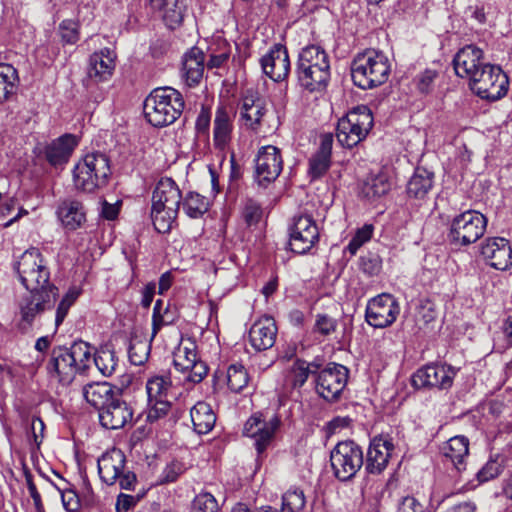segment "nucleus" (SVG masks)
I'll list each match as a JSON object with an SVG mask.
<instances>
[{
    "label": "nucleus",
    "mask_w": 512,
    "mask_h": 512,
    "mask_svg": "<svg viewBox=\"0 0 512 512\" xmlns=\"http://www.w3.org/2000/svg\"><path fill=\"white\" fill-rule=\"evenodd\" d=\"M299 85L309 92L323 90L330 79V61L326 51L319 45H308L301 49L297 61Z\"/></svg>",
    "instance_id": "nucleus-1"
},
{
    "label": "nucleus",
    "mask_w": 512,
    "mask_h": 512,
    "mask_svg": "<svg viewBox=\"0 0 512 512\" xmlns=\"http://www.w3.org/2000/svg\"><path fill=\"white\" fill-rule=\"evenodd\" d=\"M184 100L179 91L171 87L154 89L144 101V115L154 127L174 123L182 114Z\"/></svg>",
    "instance_id": "nucleus-2"
},
{
    "label": "nucleus",
    "mask_w": 512,
    "mask_h": 512,
    "mask_svg": "<svg viewBox=\"0 0 512 512\" xmlns=\"http://www.w3.org/2000/svg\"><path fill=\"white\" fill-rule=\"evenodd\" d=\"M390 72L388 57L374 49L357 54L351 64L353 83L364 90L383 85L388 80Z\"/></svg>",
    "instance_id": "nucleus-3"
},
{
    "label": "nucleus",
    "mask_w": 512,
    "mask_h": 512,
    "mask_svg": "<svg viewBox=\"0 0 512 512\" xmlns=\"http://www.w3.org/2000/svg\"><path fill=\"white\" fill-rule=\"evenodd\" d=\"M111 175L110 160L106 154H86L73 169V183L77 190L94 192L104 187Z\"/></svg>",
    "instance_id": "nucleus-4"
},
{
    "label": "nucleus",
    "mask_w": 512,
    "mask_h": 512,
    "mask_svg": "<svg viewBox=\"0 0 512 512\" xmlns=\"http://www.w3.org/2000/svg\"><path fill=\"white\" fill-rule=\"evenodd\" d=\"M16 271L22 285L28 291L57 289L50 283V272L42 254L37 248L26 250L16 264Z\"/></svg>",
    "instance_id": "nucleus-5"
},
{
    "label": "nucleus",
    "mask_w": 512,
    "mask_h": 512,
    "mask_svg": "<svg viewBox=\"0 0 512 512\" xmlns=\"http://www.w3.org/2000/svg\"><path fill=\"white\" fill-rule=\"evenodd\" d=\"M373 127V115L367 106H358L339 119L336 137L339 144L353 148L363 141Z\"/></svg>",
    "instance_id": "nucleus-6"
},
{
    "label": "nucleus",
    "mask_w": 512,
    "mask_h": 512,
    "mask_svg": "<svg viewBox=\"0 0 512 512\" xmlns=\"http://www.w3.org/2000/svg\"><path fill=\"white\" fill-rule=\"evenodd\" d=\"M486 226L487 219L483 214L467 210L451 221L448 239L455 246H468L484 235Z\"/></svg>",
    "instance_id": "nucleus-7"
},
{
    "label": "nucleus",
    "mask_w": 512,
    "mask_h": 512,
    "mask_svg": "<svg viewBox=\"0 0 512 512\" xmlns=\"http://www.w3.org/2000/svg\"><path fill=\"white\" fill-rule=\"evenodd\" d=\"M126 458L119 449H112L98 459V473L101 480L107 485L119 483L121 489L133 490L137 479L136 475L126 469Z\"/></svg>",
    "instance_id": "nucleus-8"
},
{
    "label": "nucleus",
    "mask_w": 512,
    "mask_h": 512,
    "mask_svg": "<svg viewBox=\"0 0 512 512\" xmlns=\"http://www.w3.org/2000/svg\"><path fill=\"white\" fill-rule=\"evenodd\" d=\"M173 364L184 375L183 380L192 384L200 383L209 371L207 364L199 359L197 344L191 338L181 340L173 353Z\"/></svg>",
    "instance_id": "nucleus-9"
},
{
    "label": "nucleus",
    "mask_w": 512,
    "mask_h": 512,
    "mask_svg": "<svg viewBox=\"0 0 512 512\" xmlns=\"http://www.w3.org/2000/svg\"><path fill=\"white\" fill-rule=\"evenodd\" d=\"M471 90L479 97L498 100L504 96L509 87V78L499 66L487 63L470 80Z\"/></svg>",
    "instance_id": "nucleus-10"
},
{
    "label": "nucleus",
    "mask_w": 512,
    "mask_h": 512,
    "mask_svg": "<svg viewBox=\"0 0 512 512\" xmlns=\"http://www.w3.org/2000/svg\"><path fill=\"white\" fill-rule=\"evenodd\" d=\"M330 462L335 477L347 481L363 466V451L353 441L339 442L330 453Z\"/></svg>",
    "instance_id": "nucleus-11"
},
{
    "label": "nucleus",
    "mask_w": 512,
    "mask_h": 512,
    "mask_svg": "<svg viewBox=\"0 0 512 512\" xmlns=\"http://www.w3.org/2000/svg\"><path fill=\"white\" fill-rule=\"evenodd\" d=\"M400 313V306L395 297L388 293L377 295L368 301L365 318L375 328L391 326Z\"/></svg>",
    "instance_id": "nucleus-12"
},
{
    "label": "nucleus",
    "mask_w": 512,
    "mask_h": 512,
    "mask_svg": "<svg viewBox=\"0 0 512 512\" xmlns=\"http://www.w3.org/2000/svg\"><path fill=\"white\" fill-rule=\"evenodd\" d=\"M319 231L314 219L309 215L293 218L289 228V246L291 251L304 254L318 241Z\"/></svg>",
    "instance_id": "nucleus-13"
},
{
    "label": "nucleus",
    "mask_w": 512,
    "mask_h": 512,
    "mask_svg": "<svg viewBox=\"0 0 512 512\" xmlns=\"http://www.w3.org/2000/svg\"><path fill=\"white\" fill-rule=\"evenodd\" d=\"M347 380V368L343 365L332 363L318 372L316 390L322 398L332 401L339 397L347 384Z\"/></svg>",
    "instance_id": "nucleus-14"
},
{
    "label": "nucleus",
    "mask_w": 512,
    "mask_h": 512,
    "mask_svg": "<svg viewBox=\"0 0 512 512\" xmlns=\"http://www.w3.org/2000/svg\"><path fill=\"white\" fill-rule=\"evenodd\" d=\"M280 423V418L276 414L269 419L263 418L262 414H254L246 421L243 433L255 439L256 450L261 454L270 444Z\"/></svg>",
    "instance_id": "nucleus-15"
},
{
    "label": "nucleus",
    "mask_w": 512,
    "mask_h": 512,
    "mask_svg": "<svg viewBox=\"0 0 512 512\" xmlns=\"http://www.w3.org/2000/svg\"><path fill=\"white\" fill-rule=\"evenodd\" d=\"M456 371L449 365H426L412 376V385L417 388L449 389Z\"/></svg>",
    "instance_id": "nucleus-16"
},
{
    "label": "nucleus",
    "mask_w": 512,
    "mask_h": 512,
    "mask_svg": "<svg viewBox=\"0 0 512 512\" xmlns=\"http://www.w3.org/2000/svg\"><path fill=\"white\" fill-rule=\"evenodd\" d=\"M283 169V159L279 148L273 145L259 149L255 159L256 179L259 184L275 181Z\"/></svg>",
    "instance_id": "nucleus-17"
},
{
    "label": "nucleus",
    "mask_w": 512,
    "mask_h": 512,
    "mask_svg": "<svg viewBox=\"0 0 512 512\" xmlns=\"http://www.w3.org/2000/svg\"><path fill=\"white\" fill-rule=\"evenodd\" d=\"M233 107L220 104L216 107L213 120V146L220 152H225L232 140L234 118Z\"/></svg>",
    "instance_id": "nucleus-18"
},
{
    "label": "nucleus",
    "mask_w": 512,
    "mask_h": 512,
    "mask_svg": "<svg viewBox=\"0 0 512 512\" xmlns=\"http://www.w3.org/2000/svg\"><path fill=\"white\" fill-rule=\"evenodd\" d=\"M133 411L120 395H116L99 411L100 424L110 430L123 428L132 421Z\"/></svg>",
    "instance_id": "nucleus-19"
},
{
    "label": "nucleus",
    "mask_w": 512,
    "mask_h": 512,
    "mask_svg": "<svg viewBox=\"0 0 512 512\" xmlns=\"http://www.w3.org/2000/svg\"><path fill=\"white\" fill-rule=\"evenodd\" d=\"M394 444L388 435L374 437L367 451L365 469L369 474H380L388 465Z\"/></svg>",
    "instance_id": "nucleus-20"
},
{
    "label": "nucleus",
    "mask_w": 512,
    "mask_h": 512,
    "mask_svg": "<svg viewBox=\"0 0 512 512\" xmlns=\"http://www.w3.org/2000/svg\"><path fill=\"white\" fill-rule=\"evenodd\" d=\"M77 367L69 348H53L47 369L60 383L69 385L78 373Z\"/></svg>",
    "instance_id": "nucleus-21"
},
{
    "label": "nucleus",
    "mask_w": 512,
    "mask_h": 512,
    "mask_svg": "<svg viewBox=\"0 0 512 512\" xmlns=\"http://www.w3.org/2000/svg\"><path fill=\"white\" fill-rule=\"evenodd\" d=\"M30 295L20 303L22 319L31 323L36 315L51 309L56 301L58 289H42L41 291H29Z\"/></svg>",
    "instance_id": "nucleus-22"
},
{
    "label": "nucleus",
    "mask_w": 512,
    "mask_h": 512,
    "mask_svg": "<svg viewBox=\"0 0 512 512\" xmlns=\"http://www.w3.org/2000/svg\"><path fill=\"white\" fill-rule=\"evenodd\" d=\"M483 51L475 45H466L461 48L453 59L455 73L469 81L485 66Z\"/></svg>",
    "instance_id": "nucleus-23"
},
{
    "label": "nucleus",
    "mask_w": 512,
    "mask_h": 512,
    "mask_svg": "<svg viewBox=\"0 0 512 512\" xmlns=\"http://www.w3.org/2000/svg\"><path fill=\"white\" fill-rule=\"evenodd\" d=\"M263 72L273 81L284 80L290 71V60L287 49L281 45H274L261 60Z\"/></svg>",
    "instance_id": "nucleus-24"
},
{
    "label": "nucleus",
    "mask_w": 512,
    "mask_h": 512,
    "mask_svg": "<svg viewBox=\"0 0 512 512\" xmlns=\"http://www.w3.org/2000/svg\"><path fill=\"white\" fill-rule=\"evenodd\" d=\"M481 254L495 269L504 271L512 265V246L506 238L486 239L481 246Z\"/></svg>",
    "instance_id": "nucleus-25"
},
{
    "label": "nucleus",
    "mask_w": 512,
    "mask_h": 512,
    "mask_svg": "<svg viewBox=\"0 0 512 512\" xmlns=\"http://www.w3.org/2000/svg\"><path fill=\"white\" fill-rule=\"evenodd\" d=\"M56 215L61 225L68 231L77 230L86 221V211L83 203L73 198L60 201Z\"/></svg>",
    "instance_id": "nucleus-26"
},
{
    "label": "nucleus",
    "mask_w": 512,
    "mask_h": 512,
    "mask_svg": "<svg viewBox=\"0 0 512 512\" xmlns=\"http://www.w3.org/2000/svg\"><path fill=\"white\" fill-rule=\"evenodd\" d=\"M277 326L271 317L257 320L249 330V341L257 351L270 349L276 340Z\"/></svg>",
    "instance_id": "nucleus-27"
},
{
    "label": "nucleus",
    "mask_w": 512,
    "mask_h": 512,
    "mask_svg": "<svg viewBox=\"0 0 512 512\" xmlns=\"http://www.w3.org/2000/svg\"><path fill=\"white\" fill-rule=\"evenodd\" d=\"M319 365L315 362H307L303 359H293L286 367L284 373V385L287 389H300L307 382L311 374L317 373Z\"/></svg>",
    "instance_id": "nucleus-28"
},
{
    "label": "nucleus",
    "mask_w": 512,
    "mask_h": 512,
    "mask_svg": "<svg viewBox=\"0 0 512 512\" xmlns=\"http://www.w3.org/2000/svg\"><path fill=\"white\" fill-rule=\"evenodd\" d=\"M204 63L205 56L200 48L193 47L185 53L182 62V77L188 86L199 84L205 69Z\"/></svg>",
    "instance_id": "nucleus-29"
},
{
    "label": "nucleus",
    "mask_w": 512,
    "mask_h": 512,
    "mask_svg": "<svg viewBox=\"0 0 512 512\" xmlns=\"http://www.w3.org/2000/svg\"><path fill=\"white\" fill-rule=\"evenodd\" d=\"M114 54L110 49L93 53L89 58L87 74L96 82L108 80L114 71Z\"/></svg>",
    "instance_id": "nucleus-30"
},
{
    "label": "nucleus",
    "mask_w": 512,
    "mask_h": 512,
    "mask_svg": "<svg viewBox=\"0 0 512 512\" xmlns=\"http://www.w3.org/2000/svg\"><path fill=\"white\" fill-rule=\"evenodd\" d=\"M77 145L78 141L74 135L65 134L45 147V158L53 166L62 165L68 162Z\"/></svg>",
    "instance_id": "nucleus-31"
},
{
    "label": "nucleus",
    "mask_w": 512,
    "mask_h": 512,
    "mask_svg": "<svg viewBox=\"0 0 512 512\" xmlns=\"http://www.w3.org/2000/svg\"><path fill=\"white\" fill-rule=\"evenodd\" d=\"M181 191L171 178L161 179L153 191L152 207L179 208L181 203Z\"/></svg>",
    "instance_id": "nucleus-32"
},
{
    "label": "nucleus",
    "mask_w": 512,
    "mask_h": 512,
    "mask_svg": "<svg viewBox=\"0 0 512 512\" xmlns=\"http://www.w3.org/2000/svg\"><path fill=\"white\" fill-rule=\"evenodd\" d=\"M83 397L93 407L99 411L117 394L108 382H93L84 385Z\"/></svg>",
    "instance_id": "nucleus-33"
},
{
    "label": "nucleus",
    "mask_w": 512,
    "mask_h": 512,
    "mask_svg": "<svg viewBox=\"0 0 512 512\" xmlns=\"http://www.w3.org/2000/svg\"><path fill=\"white\" fill-rule=\"evenodd\" d=\"M442 453L458 471H461L465 468V459L469 454V441L464 436L452 437L443 446Z\"/></svg>",
    "instance_id": "nucleus-34"
},
{
    "label": "nucleus",
    "mask_w": 512,
    "mask_h": 512,
    "mask_svg": "<svg viewBox=\"0 0 512 512\" xmlns=\"http://www.w3.org/2000/svg\"><path fill=\"white\" fill-rule=\"evenodd\" d=\"M190 416L194 430L198 434H207L216 423V415L212 407L206 402H197L191 408Z\"/></svg>",
    "instance_id": "nucleus-35"
},
{
    "label": "nucleus",
    "mask_w": 512,
    "mask_h": 512,
    "mask_svg": "<svg viewBox=\"0 0 512 512\" xmlns=\"http://www.w3.org/2000/svg\"><path fill=\"white\" fill-rule=\"evenodd\" d=\"M268 109L261 99L245 98L241 107V120L244 125L257 130Z\"/></svg>",
    "instance_id": "nucleus-36"
},
{
    "label": "nucleus",
    "mask_w": 512,
    "mask_h": 512,
    "mask_svg": "<svg viewBox=\"0 0 512 512\" xmlns=\"http://www.w3.org/2000/svg\"><path fill=\"white\" fill-rule=\"evenodd\" d=\"M434 174L425 168H416L407 184V193L411 197L424 198L433 186Z\"/></svg>",
    "instance_id": "nucleus-37"
},
{
    "label": "nucleus",
    "mask_w": 512,
    "mask_h": 512,
    "mask_svg": "<svg viewBox=\"0 0 512 512\" xmlns=\"http://www.w3.org/2000/svg\"><path fill=\"white\" fill-rule=\"evenodd\" d=\"M19 76L17 70L8 63H0V103L9 100L17 91Z\"/></svg>",
    "instance_id": "nucleus-38"
},
{
    "label": "nucleus",
    "mask_w": 512,
    "mask_h": 512,
    "mask_svg": "<svg viewBox=\"0 0 512 512\" xmlns=\"http://www.w3.org/2000/svg\"><path fill=\"white\" fill-rule=\"evenodd\" d=\"M93 362L103 376H111L118 365V359L112 345L100 346L94 355Z\"/></svg>",
    "instance_id": "nucleus-39"
},
{
    "label": "nucleus",
    "mask_w": 512,
    "mask_h": 512,
    "mask_svg": "<svg viewBox=\"0 0 512 512\" xmlns=\"http://www.w3.org/2000/svg\"><path fill=\"white\" fill-rule=\"evenodd\" d=\"M391 188L386 174L378 173L367 177L363 186L362 194L368 199H376L384 196Z\"/></svg>",
    "instance_id": "nucleus-40"
},
{
    "label": "nucleus",
    "mask_w": 512,
    "mask_h": 512,
    "mask_svg": "<svg viewBox=\"0 0 512 512\" xmlns=\"http://www.w3.org/2000/svg\"><path fill=\"white\" fill-rule=\"evenodd\" d=\"M179 208L166 207H152L151 218L154 228L159 233H168L176 222Z\"/></svg>",
    "instance_id": "nucleus-41"
},
{
    "label": "nucleus",
    "mask_w": 512,
    "mask_h": 512,
    "mask_svg": "<svg viewBox=\"0 0 512 512\" xmlns=\"http://www.w3.org/2000/svg\"><path fill=\"white\" fill-rule=\"evenodd\" d=\"M176 320V314L169 305L164 306L162 300H157L153 309L152 317V338L161 330L162 327L173 324Z\"/></svg>",
    "instance_id": "nucleus-42"
},
{
    "label": "nucleus",
    "mask_w": 512,
    "mask_h": 512,
    "mask_svg": "<svg viewBox=\"0 0 512 512\" xmlns=\"http://www.w3.org/2000/svg\"><path fill=\"white\" fill-rule=\"evenodd\" d=\"M163 20L168 28L175 29L183 20L185 6L180 0H165L162 6Z\"/></svg>",
    "instance_id": "nucleus-43"
},
{
    "label": "nucleus",
    "mask_w": 512,
    "mask_h": 512,
    "mask_svg": "<svg viewBox=\"0 0 512 512\" xmlns=\"http://www.w3.org/2000/svg\"><path fill=\"white\" fill-rule=\"evenodd\" d=\"M209 208L207 199L196 193L189 192L183 200V210L190 218H199L204 215Z\"/></svg>",
    "instance_id": "nucleus-44"
},
{
    "label": "nucleus",
    "mask_w": 512,
    "mask_h": 512,
    "mask_svg": "<svg viewBox=\"0 0 512 512\" xmlns=\"http://www.w3.org/2000/svg\"><path fill=\"white\" fill-rule=\"evenodd\" d=\"M249 383L246 368L240 364H231L227 369V385L232 392H241Z\"/></svg>",
    "instance_id": "nucleus-45"
},
{
    "label": "nucleus",
    "mask_w": 512,
    "mask_h": 512,
    "mask_svg": "<svg viewBox=\"0 0 512 512\" xmlns=\"http://www.w3.org/2000/svg\"><path fill=\"white\" fill-rule=\"evenodd\" d=\"M306 505V498L303 490L291 488L282 496L281 512H303Z\"/></svg>",
    "instance_id": "nucleus-46"
},
{
    "label": "nucleus",
    "mask_w": 512,
    "mask_h": 512,
    "mask_svg": "<svg viewBox=\"0 0 512 512\" xmlns=\"http://www.w3.org/2000/svg\"><path fill=\"white\" fill-rule=\"evenodd\" d=\"M69 349L75 359L76 366H78V373H84L89 368L91 362L90 345L84 341H76Z\"/></svg>",
    "instance_id": "nucleus-47"
},
{
    "label": "nucleus",
    "mask_w": 512,
    "mask_h": 512,
    "mask_svg": "<svg viewBox=\"0 0 512 512\" xmlns=\"http://www.w3.org/2000/svg\"><path fill=\"white\" fill-rule=\"evenodd\" d=\"M219 509L215 496L206 491L198 493L191 503V512H218Z\"/></svg>",
    "instance_id": "nucleus-48"
},
{
    "label": "nucleus",
    "mask_w": 512,
    "mask_h": 512,
    "mask_svg": "<svg viewBox=\"0 0 512 512\" xmlns=\"http://www.w3.org/2000/svg\"><path fill=\"white\" fill-rule=\"evenodd\" d=\"M171 386V381L168 377L155 376L148 380L146 384L149 402L153 399H159L166 394Z\"/></svg>",
    "instance_id": "nucleus-49"
},
{
    "label": "nucleus",
    "mask_w": 512,
    "mask_h": 512,
    "mask_svg": "<svg viewBox=\"0 0 512 512\" xmlns=\"http://www.w3.org/2000/svg\"><path fill=\"white\" fill-rule=\"evenodd\" d=\"M149 356V345L142 340L133 339L128 348V357L133 365H142Z\"/></svg>",
    "instance_id": "nucleus-50"
},
{
    "label": "nucleus",
    "mask_w": 512,
    "mask_h": 512,
    "mask_svg": "<svg viewBox=\"0 0 512 512\" xmlns=\"http://www.w3.org/2000/svg\"><path fill=\"white\" fill-rule=\"evenodd\" d=\"M16 208H17V203L13 199H10L9 201L3 203L0 206V221H3L7 217L11 216L10 218H8L7 221L0 223L1 226L8 227V226L12 225L14 222H16L22 216L28 214L27 210H25L23 208H18V212L15 215H12V213L16 210Z\"/></svg>",
    "instance_id": "nucleus-51"
},
{
    "label": "nucleus",
    "mask_w": 512,
    "mask_h": 512,
    "mask_svg": "<svg viewBox=\"0 0 512 512\" xmlns=\"http://www.w3.org/2000/svg\"><path fill=\"white\" fill-rule=\"evenodd\" d=\"M337 328V320L327 314H317L313 326V332L327 337L333 334Z\"/></svg>",
    "instance_id": "nucleus-52"
},
{
    "label": "nucleus",
    "mask_w": 512,
    "mask_h": 512,
    "mask_svg": "<svg viewBox=\"0 0 512 512\" xmlns=\"http://www.w3.org/2000/svg\"><path fill=\"white\" fill-rule=\"evenodd\" d=\"M331 158L315 154L309 160V175L312 179L322 177L330 167Z\"/></svg>",
    "instance_id": "nucleus-53"
},
{
    "label": "nucleus",
    "mask_w": 512,
    "mask_h": 512,
    "mask_svg": "<svg viewBox=\"0 0 512 512\" xmlns=\"http://www.w3.org/2000/svg\"><path fill=\"white\" fill-rule=\"evenodd\" d=\"M416 317L418 323H423L424 326H429L437 318L435 304L428 299L422 300L418 306Z\"/></svg>",
    "instance_id": "nucleus-54"
},
{
    "label": "nucleus",
    "mask_w": 512,
    "mask_h": 512,
    "mask_svg": "<svg viewBox=\"0 0 512 512\" xmlns=\"http://www.w3.org/2000/svg\"><path fill=\"white\" fill-rule=\"evenodd\" d=\"M373 233V226L372 225H364L362 228L358 229L355 233V235L350 240L349 244L347 245V250L350 252L351 255H355L358 249L366 242H368Z\"/></svg>",
    "instance_id": "nucleus-55"
},
{
    "label": "nucleus",
    "mask_w": 512,
    "mask_h": 512,
    "mask_svg": "<svg viewBox=\"0 0 512 512\" xmlns=\"http://www.w3.org/2000/svg\"><path fill=\"white\" fill-rule=\"evenodd\" d=\"M171 404L167 400L153 399L150 402V408L147 412V421L150 423L156 422L164 418L170 411Z\"/></svg>",
    "instance_id": "nucleus-56"
},
{
    "label": "nucleus",
    "mask_w": 512,
    "mask_h": 512,
    "mask_svg": "<svg viewBox=\"0 0 512 512\" xmlns=\"http://www.w3.org/2000/svg\"><path fill=\"white\" fill-rule=\"evenodd\" d=\"M437 76V71L433 69H426L422 73L418 74L415 78V84L418 91L422 94L430 93L433 90L434 81Z\"/></svg>",
    "instance_id": "nucleus-57"
},
{
    "label": "nucleus",
    "mask_w": 512,
    "mask_h": 512,
    "mask_svg": "<svg viewBox=\"0 0 512 512\" xmlns=\"http://www.w3.org/2000/svg\"><path fill=\"white\" fill-rule=\"evenodd\" d=\"M185 471L184 464L179 461H172L165 466L163 469L159 483L160 484H169L175 482L181 474Z\"/></svg>",
    "instance_id": "nucleus-58"
},
{
    "label": "nucleus",
    "mask_w": 512,
    "mask_h": 512,
    "mask_svg": "<svg viewBox=\"0 0 512 512\" xmlns=\"http://www.w3.org/2000/svg\"><path fill=\"white\" fill-rule=\"evenodd\" d=\"M501 471V464L497 459L488 461L476 474L480 483L487 482L498 476Z\"/></svg>",
    "instance_id": "nucleus-59"
},
{
    "label": "nucleus",
    "mask_w": 512,
    "mask_h": 512,
    "mask_svg": "<svg viewBox=\"0 0 512 512\" xmlns=\"http://www.w3.org/2000/svg\"><path fill=\"white\" fill-rule=\"evenodd\" d=\"M261 216L262 209L257 203L249 201L245 204L242 217L247 225L251 226L257 224Z\"/></svg>",
    "instance_id": "nucleus-60"
},
{
    "label": "nucleus",
    "mask_w": 512,
    "mask_h": 512,
    "mask_svg": "<svg viewBox=\"0 0 512 512\" xmlns=\"http://www.w3.org/2000/svg\"><path fill=\"white\" fill-rule=\"evenodd\" d=\"M360 269L370 275H377L381 269V261L378 256L368 254L360 258Z\"/></svg>",
    "instance_id": "nucleus-61"
},
{
    "label": "nucleus",
    "mask_w": 512,
    "mask_h": 512,
    "mask_svg": "<svg viewBox=\"0 0 512 512\" xmlns=\"http://www.w3.org/2000/svg\"><path fill=\"white\" fill-rule=\"evenodd\" d=\"M75 300L76 295L72 293L66 294L65 297L61 300L56 311L55 324L57 327L64 321L69 308L73 305Z\"/></svg>",
    "instance_id": "nucleus-62"
},
{
    "label": "nucleus",
    "mask_w": 512,
    "mask_h": 512,
    "mask_svg": "<svg viewBox=\"0 0 512 512\" xmlns=\"http://www.w3.org/2000/svg\"><path fill=\"white\" fill-rule=\"evenodd\" d=\"M62 503L68 512H77L80 508L79 497L73 490L62 492Z\"/></svg>",
    "instance_id": "nucleus-63"
},
{
    "label": "nucleus",
    "mask_w": 512,
    "mask_h": 512,
    "mask_svg": "<svg viewBox=\"0 0 512 512\" xmlns=\"http://www.w3.org/2000/svg\"><path fill=\"white\" fill-rule=\"evenodd\" d=\"M138 498L133 495L121 493L117 497L116 512H128L137 504Z\"/></svg>",
    "instance_id": "nucleus-64"
}]
</instances>
